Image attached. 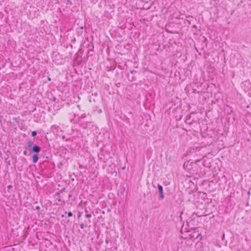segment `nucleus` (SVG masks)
Wrapping results in <instances>:
<instances>
[{
    "instance_id": "nucleus-1",
    "label": "nucleus",
    "mask_w": 251,
    "mask_h": 251,
    "mask_svg": "<svg viewBox=\"0 0 251 251\" xmlns=\"http://www.w3.org/2000/svg\"><path fill=\"white\" fill-rule=\"evenodd\" d=\"M41 151V148L37 145H34L29 150L32 152L38 153Z\"/></svg>"
},
{
    "instance_id": "nucleus-2",
    "label": "nucleus",
    "mask_w": 251,
    "mask_h": 251,
    "mask_svg": "<svg viewBox=\"0 0 251 251\" xmlns=\"http://www.w3.org/2000/svg\"><path fill=\"white\" fill-rule=\"evenodd\" d=\"M158 191L159 193V199L163 200L164 198V194H163V189L161 185L160 184H158Z\"/></svg>"
},
{
    "instance_id": "nucleus-3",
    "label": "nucleus",
    "mask_w": 251,
    "mask_h": 251,
    "mask_svg": "<svg viewBox=\"0 0 251 251\" xmlns=\"http://www.w3.org/2000/svg\"><path fill=\"white\" fill-rule=\"evenodd\" d=\"M39 159L38 154V153H35L32 156V161L33 163H36L37 162L38 160Z\"/></svg>"
},
{
    "instance_id": "nucleus-4",
    "label": "nucleus",
    "mask_w": 251,
    "mask_h": 251,
    "mask_svg": "<svg viewBox=\"0 0 251 251\" xmlns=\"http://www.w3.org/2000/svg\"><path fill=\"white\" fill-rule=\"evenodd\" d=\"M33 141L29 140L27 142V149L29 151L30 149L33 147Z\"/></svg>"
},
{
    "instance_id": "nucleus-5",
    "label": "nucleus",
    "mask_w": 251,
    "mask_h": 251,
    "mask_svg": "<svg viewBox=\"0 0 251 251\" xmlns=\"http://www.w3.org/2000/svg\"><path fill=\"white\" fill-rule=\"evenodd\" d=\"M31 135L33 137H35L37 135V132L35 131H33L31 132Z\"/></svg>"
},
{
    "instance_id": "nucleus-6",
    "label": "nucleus",
    "mask_w": 251,
    "mask_h": 251,
    "mask_svg": "<svg viewBox=\"0 0 251 251\" xmlns=\"http://www.w3.org/2000/svg\"><path fill=\"white\" fill-rule=\"evenodd\" d=\"M65 213L66 214L67 212H66ZM67 214H68V216L69 217L72 216V215H73L72 213L71 212H68Z\"/></svg>"
},
{
    "instance_id": "nucleus-7",
    "label": "nucleus",
    "mask_w": 251,
    "mask_h": 251,
    "mask_svg": "<svg viewBox=\"0 0 251 251\" xmlns=\"http://www.w3.org/2000/svg\"><path fill=\"white\" fill-rule=\"evenodd\" d=\"M91 217V215L90 214H87L85 215V217L87 218H89Z\"/></svg>"
},
{
    "instance_id": "nucleus-8",
    "label": "nucleus",
    "mask_w": 251,
    "mask_h": 251,
    "mask_svg": "<svg viewBox=\"0 0 251 251\" xmlns=\"http://www.w3.org/2000/svg\"><path fill=\"white\" fill-rule=\"evenodd\" d=\"M85 117H86V114H83L81 116V118H85Z\"/></svg>"
},
{
    "instance_id": "nucleus-9",
    "label": "nucleus",
    "mask_w": 251,
    "mask_h": 251,
    "mask_svg": "<svg viewBox=\"0 0 251 251\" xmlns=\"http://www.w3.org/2000/svg\"><path fill=\"white\" fill-rule=\"evenodd\" d=\"M80 228H81V229H83V226H84L83 224H81V225H80Z\"/></svg>"
},
{
    "instance_id": "nucleus-10",
    "label": "nucleus",
    "mask_w": 251,
    "mask_h": 251,
    "mask_svg": "<svg viewBox=\"0 0 251 251\" xmlns=\"http://www.w3.org/2000/svg\"><path fill=\"white\" fill-rule=\"evenodd\" d=\"M7 188H8V189H11V188H12V185H8V186H7Z\"/></svg>"
},
{
    "instance_id": "nucleus-11",
    "label": "nucleus",
    "mask_w": 251,
    "mask_h": 251,
    "mask_svg": "<svg viewBox=\"0 0 251 251\" xmlns=\"http://www.w3.org/2000/svg\"><path fill=\"white\" fill-rule=\"evenodd\" d=\"M80 216H81V213H79L78 214L77 217L79 218H80Z\"/></svg>"
},
{
    "instance_id": "nucleus-12",
    "label": "nucleus",
    "mask_w": 251,
    "mask_h": 251,
    "mask_svg": "<svg viewBox=\"0 0 251 251\" xmlns=\"http://www.w3.org/2000/svg\"><path fill=\"white\" fill-rule=\"evenodd\" d=\"M36 209L39 210L40 209V207L39 206H36Z\"/></svg>"
},
{
    "instance_id": "nucleus-13",
    "label": "nucleus",
    "mask_w": 251,
    "mask_h": 251,
    "mask_svg": "<svg viewBox=\"0 0 251 251\" xmlns=\"http://www.w3.org/2000/svg\"><path fill=\"white\" fill-rule=\"evenodd\" d=\"M194 235H193V236L191 237V238H194Z\"/></svg>"
},
{
    "instance_id": "nucleus-14",
    "label": "nucleus",
    "mask_w": 251,
    "mask_h": 251,
    "mask_svg": "<svg viewBox=\"0 0 251 251\" xmlns=\"http://www.w3.org/2000/svg\"><path fill=\"white\" fill-rule=\"evenodd\" d=\"M199 237V235L196 236V238H198Z\"/></svg>"
}]
</instances>
